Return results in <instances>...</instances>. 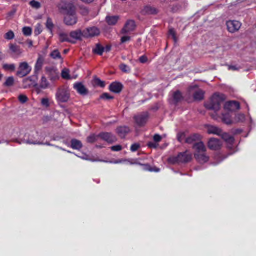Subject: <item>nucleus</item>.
I'll return each instance as SVG.
<instances>
[{
    "mask_svg": "<svg viewBox=\"0 0 256 256\" xmlns=\"http://www.w3.org/2000/svg\"><path fill=\"white\" fill-rule=\"evenodd\" d=\"M192 159V154L188 151L180 153L176 156L170 157L168 161L172 164H183L190 162Z\"/></svg>",
    "mask_w": 256,
    "mask_h": 256,
    "instance_id": "nucleus-3",
    "label": "nucleus"
},
{
    "mask_svg": "<svg viewBox=\"0 0 256 256\" xmlns=\"http://www.w3.org/2000/svg\"><path fill=\"white\" fill-rule=\"evenodd\" d=\"M28 44V46L29 47H31L33 45V42L32 40H28V42H27Z\"/></svg>",
    "mask_w": 256,
    "mask_h": 256,
    "instance_id": "nucleus-63",
    "label": "nucleus"
},
{
    "mask_svg": "<svg viewBox=\"0 0 256 256\" xmlns=\"http://www.w3.org/2000/svg\"><path fill=\"white\" fill-rule=\"evenodd\" d=\"M148 60L147 57L145 56H140L139 58V60L142 64L146 63L148 62Z\"/></svg>",
    "mask_w": 256,
    "mask_h": 256,
    "instance_id": "nucleus-57",
    "label": "nucleus"
},
{
    "mask_svg": "<svg viewBox=\"0 0 256 256\" xmlns=\"http://www.w3.org/2000/svg\"><path fill=\"white\" fill-rule=\"evenodd\" d=\"M60 8L64 11V22L67 26H74L78 22L76 8L73 4L62 6Z\"/></svg>",
    "mask_w": 256,
    "mask_h": 256,
    "instance_id": "nucleus-1",
    "label": "nucleus"
},
{
    "mask_svg": "<svg viewBox=\"0 0 256 256\" xmlns=\"http://www.w3.org/2000/svg\"><path fill=\"white\" fill-rule=\"evenodd\" d=\"M122 88L123 85L120 82H116L112 83L109 86L110 90L115 94L120 93Z\"/></svg>",
    "mask_w": 256,
    "mask_h": 256,
    "instance_id": "nucleus-19",
    "label": "nucleus"
},
{
    "mask_svg": "<svg viewBox=\"0 0 256 256\" xmlns=\"http://www.w3.org/2000/svg\"><path fill=\"white\" fill-rule=\"evenodd\" d=\"M136 164H138V163H135ZM138 164L141 165V164ZM142 166H143V169L145 170L151 172H159L160 171V170L157 168H151L150 166L147 164H142Z\"/></svg>",
    "mask_w": 256,
    "mask_h": 256,
    "instance_id": "nucleus-33",
    "label": "nucleus"
},
{
    "mask_svg": "<svg viewBox=\"0 0 256 256\" xmlns=\"http://www.w3.org/2000/svg\"><path fill=\"white\" fill-rule=\"evenodd\" d=\"M30 5L33 8H35L36 9H38L40 8V4L36 0H32L30 2Z\"/></svg>",
    "mask_w": 256,
    "mask_h": 256,
    "instance_id": "nucleus-45",
    "label": "nucleus"
},
{
    "mask_svg": "<svg viewBox=\"0 0 256 256\" xmlns=\"http://www.w3.org/2000/svg\"><path fill=\"white\" fill-rule=\"evenodd\" d=\"M18 100L21 103L24 104L28 101V98L26 96L22 94L18 96Z\"/></svg>",
    "mask_w": 256,
    "mask_h": 256,
    "instance_id": "nucleus-51",
    "label": "nucleus"
},
{
    "mask_svg": "<svg viewBox=\"0 0 256 256\" xmlns=\"http://www.w3.org/2000/svg\"><path fill=\"white\" fill-rule=\"evenodd\" d=\"M3 68L8 72H14L16 70V65L14 64H4Z\"/></svg>",
    "mask_w": 256,
    "mask_h": 256,
    "instance_id": "nucleus-39",
    "label": "nucleus"
},
{
    "mask_svg": "<svg viewBox=\"0 0 256 256\" xmlns=\"http://www.w3.org/2000/svg\"><path fill=\"white\" fill-rule=\"evenodd\" d=\"M41 103L43 106L46 108H48L50 106L49 100L47 98H42V100Z\"/></svg>",
    "mask_w": 256,
    "mask_h": 256,
    "instance_id": "nucleus-52",
    "label": "nucleus"
},
{
    "mask_svg": "<svg viewBox=\"0 0 256 256\" xmlns=\"http://www.w3.org/2000/svg\"><path fill=\"white\" fill-rule=\"evenodd\" d=\"M14 141L16 142H18V143H19L20 144H21L22 143H26V144H28L46 145V146H54V147H56V148H59V149L62 150H64V149L62 148H60V147H59L58 146L52 144H50V142H46V143H44V142H38V141H34V140H30V139H28V140H22V142H19L17 140H16Z\"/></svg>",
    "mask_w": 256,
    "mask_h": 256,
    "instance_id": "nucleus-11",
    "label": "nucleus"
},
{
    "mask_svg": "<svg viewBox=\"0 0 256 256\" xmlns=\"http://www.w3.org/2000/svg\"><path fill=\"white\" fill-rule=\"evenodd\" d=\"M14 37V32L12 30L8 32L4 36V38L7 40H12Z\"/></svg>",
    "mask_w": 256,
    "mask_h": 256,
    "instance_id": "nucleus-44",
    "label": "nucleus"
},
{
    "mask_svg": "<svg viewBox=\"0 0 256 256\" xmlns=\"http://www.w3.org/2000/svg\"><path fill=\"white\" fill-rule=\"evenodd\" d=\"M10 50L12 53L14 54L17 57L19 56L22 54V51L20 48L16 44H10Z\"/></svg>",
    "mask_w": 256,
    "mask_h": 256,
    "instance_id": "nucleus-26",
    "label": "nucleus"
},
{
    "mask_svg": "<svg viewBox=\"0 0 256 256\" xmlns=\"http://www.w3.org/2000/svg\"><path fill=\"white\" fill-rule=\"evenodd\" d=\"M242 132V130H240V129H236V130H234L232 132L234 134H240Z\"/></svg>",
    "mask_w": 256,
    "mask_h": 256,
    "instance_id": "nucleus-60",
    "label": "nucleus"
},
{
    "mask_svg": "<svg viewBox=\"0 0 256 256\" xmlns=\"http://www.w3.org/2000/svg\"><path fill=\"white\" fill-rule=\"evenodd\" d=\"M73 0H61L62 3L63 4L62 6H64L66 4H72V1Z\"/></svg>",
    "mask_w": 256,
    "mask_h": 256,
    "instance_id": "nucleus-59",
    "label": "nucleus"
},
{
    "mask_svg": "<svg viewBox=\"0 0 256 256\" xmlns=\"http://www.w3.org/2000/svg\"><path fill=\"white\" fill-rule=\"evenodd\" d=\"M42 30L40 28V25H39L38 27H37L34 31V33L36 35H38L42 32Z\"/></svg>",
    "mask_w": 256,
    "mask_h": 256,
    "instance_id": "nucleus-58",
    "label": "nucleus"
},
{
    "mask_svg": "<svg viewBox=\"0 0 256 256\" xmlns=\"http://www.w3.org/2000/svg\"><path fill=\"white\" fill-rule=\"evenodd\" d=\"M224 108L230 111H234L240 108V104L236 101L228 102L224 104Z\"/></svg>",
    "mask_w": 256,
    "mask_h": 256,
    "instance_id": "nucleus-17",
    "label": "nucleus"
},
{
    "mask_svg": "<svg viewBox=\"0 0 256 256\" xmlns=\"http://www.w3.org/2000/svg\"><path fill=\"white\" fill-rule=\"evenodd\" d=\"M22 32L24 36H30L32 34V30L30 27H24L22 29Z\"/></svg>",
    "mask_w": 256,
    "mask_h": 256,
    "instance_id": "nucleus-43",
    "label": "nucleus"
},
{
    "mask_svg": "<svg viewBox=\"0 0 256 256\" xmlns=\"http://www.w3.org/2000/svg\"><path fill=\"white\" fill-rule=\"evenodd\" d=\"M110 148L114 152H119L122 150V147L120 145H116L112 146Z\"/></svg>",
    "mask_w": 256,
    "mask_h": 256,
    "instance_id": "nucleus-54",
    "label": "nucleus"
},
{
    "mask_svg": "<svg viewBox=\"0 0 256 256\" xmlns=\"http://www.w3.org/2000/svg\"><path fill=\"white\" fill-rule=\"evenodd\" d=\"M184 98L182 92L177 90L171 93V97L170 98V102L172 104H176L180 102Z\"/></svg>",
    "mask_w": 256,
    "mask_h": 256,
    "instance_id": "nucleus-12",
    "label": "nucleus"
},
{
    "mask_svg": "<svg viewBox=\"0 0 256 256\" xmlns=\"http://www.w3.org/2000/svg\"><path fill=\"white\" fill-rule=\"evenodd\" d=\"M168 34L170 36H172V39L174 40V42H176V33H175L174 29H173V28L170 29L169 31H168Z\"/></svg>",
    "mask_w": 256,
    "mask_h": 256,
    "instance_id": "nucleus-50",
    "label": "nucleus"
},
{
    "mask_svg": "<svg viewBox=\"0 0 256 256\" xmlns=\"http://www.w3.org/2000/svg\"><path fill=\"white\" fill-rule=\"evenodd\" d=\"M120 38V42L121 44H124L126 42H129L131 40V37L128 34H124Z\"/></svg>",
    "mask_w": 256,
    "mask_h": 256,
    "instance_id": "nucleus-46",
    "label": "nucleus"
},
{
    "mask_svg": "<svg viewBox=\"0 0 256 256\" xmlns=\"http://www.w3.org/2000/svg\"><path fill=\"white\" fill-rule=\"evenodd\" d=\"M94 52L100 56H102L104 52V48L100 44H97L96 47L93 50Z\"/></svg>",
    "mask_w": 256,
    "mask_h": 256,
    "instance_id": "nucleus-34",
    "label": "nucleus"
},
{
    "mask_svg": "<svg viewBox=\"0 0 256 256\" xmlns=\"http://www.w3.org/2000/svg\"><path fill=\"white\" fill-rule=\"evenodd\" d=\"M70 92L67 88L62 87L58 90L56 94V98L58 101L62 102H67L70 98Z\"/></svg>",
    "mask_w": 256,
    "mask_h": 256,
    "instance_id": "nucleus-4",
    "label": "nucleus"
},
{
    "mask_svg": "<svg viewBox=\"0 0 256 256\" xmlns=\"http://www.w3.org/2000/svg\"><path fill=\"white\" fill-rule=\"evenodd\" d=\"M200 136L197 134H193L190 136L186 139V143L188 144H192L196 142L200 139Z\"/></svg>",
    "mask_w": 256,
    "mask_h": 256,
    "instance_id": "nucleus-29",
    "label": "nucleus"
},
{
    "mask_svg": "<svg viewBox=\"0 0 256 256\" xmlns=\"http://www.w3.org/2000/svg\"><path fill=\"white\" fill-rule=\"evenodd\" d=\"M193 148L195 150L194 154H200V153L206 152V147L202 142L194 143Z\"/></svg>",
    "mask_w": 256,
    "mask_h": 256,
    "instance_id": "nucleus-20",
    "label": "nucleus"
},
{
    "mask_svg": "<svg viewBox=\"0 0 256 256\" xmlns=\"http://www.w3.org/2000/svg\"><path fill=\"white\" fill-rule=\"evenodd\" d=\"M46 74L52 81H55L60 78V72L54 66H48L45 68Z\"/></svg>",
    "mask_w": 256,
    "mask_h": 256,
    "instance_id": "nucleus-6",
    "label": "nucleus"
},
{
    "mask_svg": "<svg viewBox=\"0 0 256 256\" xmlns=\"http://www.w3.org/2000/svg\"><path fill=\"white\" fill-rule=\"evenodd\" d=\"M148 118V114L147 112H143L134 116L136 124L140 126H144L147 122Z\"/></svg>",
    "mask_w": 256,
    "mask_h": 256,
    "instance_id": "nucleus-10",
    "label": "nucleus"
},
{
    "mask_svg": "<svg viewBox=\"0 0 256 256\" xmlns=\"http://www.w3.org/2000/svg\"><path fill=\"white\" fill-rule=\"evenodd\" d=\"M162 140V138L160 134H156L154 136V140L156 142H159Z\"/></svg>",
    "mask_w": 256,
    "mask_h": 256,
    "instance_id": "nucleus-55",
    "label": "nucleus"
},
{
    "mask_svg": "<svg viewBox=\"0 0 256 256\" xmlns=\"http://www.w3.org/2000/svg\"><path fill=\"white\" fill-rule=\"evenodd\" d=\"M50 56L54 60H62L61 54L57 50L52 51L50 54Z\"/></svg>",
    "mask_w": 256,
    "mask_h": 256,
    "instance_id": "nucleus-36",
    "label": "nucleus"
},
{
    "mask_svg": "<svg viewBox=\"0 0 256 256\" xmlns=\"http://www.w3.org/2000/svg\"><path fill=\"white\" fill-rule=\"evenodd\" d=\"M104 51H106V52H108L110 51V50L111 49V46H107L105 48L104 47Z\"/></svg>",
    "mask_w": 256,
    "mask_h": 256,
    "instance_id": "nucleus-62",
    "label": "nucleus"
},
{
    "mask_svg": "<svg viewBox=\"0 0 256 256\" xmlns=\"http://www.w3.org/2000/svg\"><path fill=\"white\" fill-rule=\"evenodd\" d=\"M142 12L146 15H156L159 12V10L154 6L148 5L144 7Z\"/></svg>",
    "mask_w": 256,
    "mask_h": 256,
    "instance_id": "nucleus-16",
    "label": "nucleus"
},
{
    "mask_svg": "<svg viewBox=\"0 0 256 256\" xmlns=\"http://www.w3.org/2000/svg\"><path fill=\"white\" fill-rule=\"evenodd\" d=\"M44 58L42 56L40 55L38 56V58L36 62V64L34 66V74L36 76L38 75L42 69V68L44 64Z\"/></svg>",
    "mask_w": 256,
    "mask_h": 256,
    "instance_id": "nucleus-18",
    "label": "nucleus"
},
{
    "mask_svg": "<svg viewBox=\"0 0 256 256\" xmlns=\"http://www.w3.org/2000/svg\"><path fill=\"white\" fill-rule=\"evenodd\" d=\"M100 138L99 134L98 135H96V134H91L87 138V142L88 143H94L98 141V139Z\"/></svg>",
    "mask_w": 256,
    "mask_h": 256,
    "instance_id": "nucleus-37",
    "label": "nucleus"
},
{
    "mask_svg": "<svg viewBox=\"0 0 256 256\" xmlns=\"http://www.w3.org/2000/svg\"><path fill=\"white\" fill-rule=\"evenodd\" d=\"M229 69L232 70H238V68H236V66H230L229 67Z\"/></svg>",
    "mask_w": 256,
    "mask_h": 256,
    "instance_id": "nucleus-64",
    "label": "nucleus"
},
{
    "mask_svg": "<svg viewBox=\"0 0 256 256\" xmlns=\"http://www.w3.org/2000/svg\"><path fill=\"white\" fill-rule=\"evenodd\" d=\"M120 69L124 73H130L131 68L130 66L124 64H122L119 66Z\"/></svg>",
    "mask_w": 256,
    "mask_h": 256,
    "instance_id": "nucleus-40",
    "label": "nucleus"
},
{
    "mask_svg": "<svg viewBox=\"0 0 256 256\" xmlns=\"http://www.w3.org/2000/svg\"><path fill=\"white\" fill-rule=\"evenodd\" d=\"M14 78L12 76L8 78L6 82L4 83V86H12L14 84Z\"/></svg>",
    "mask_w": 256,
    "mask_h": 256,
    "instance_id": "nucleus-42",
    "label": "nucleus"
},
{
    "mask_svg": "<svg viewBox=\"0 0 256 256\" xmlns=\"http://www.w3.org/2000/svg\"><path fill=\"white\" fill-rule=\"evenodd\" d=\"M93 84L94 86H98L100 88H104L106 86L104 82L97 78H94Z\"/></svg>",
    "mask_w": 256,
    "mask_h": 256,
    "instance_id": "nucleus-38",
    "label": "nucleus"
},
{
    "mask_svg": "<svg viewBox=\"0 0 256 256\" xmlns=\"http://www.w3.org/2000/svg\"><path fill=\"white\" fill-rule=\"evenodd\" d=\"M222 142L216 138H212L208 142V146L211 150H219L222 146Z\"/></svg>",
    "mask_w": 256,
    "mask_h": 256,
    "instance_id": "nucleus-15",
    "label": "nucleus"
},
{
    "mask_svg": "<svg viewBox=\"0 0 256 256\" xmlns=\"http://www.w3.org/2000/svg\"><path fill=\"white\" fill-rule=\"evenodd\" d=\"M116 133L122 138H124L130 132V130L126 126H119L116 128Z\"/></svg>",
    "mask_w": 256,
    "mask_h": 256,
    "instance_id": "nucleus-23",
    "label": "nucleus"
},
{
    "mask_svg": "<svg viewBox=\"0 0 256 256\" xmlns=\"http://www.w3.org/2000/svg\"><path fill=\"white\" fill-rule=\"evenodd\" d=\"M70 36L76 40H80L82 37L83 36V32H82L80 30L72 31L70 33Z\"/></svg>",
    "mask_w": 256,
    "mask_h": 256,
    "instance_id": "nucleus-27",
    "label": "nucleus"
},
{
    "mask_svg": "<svg viewBox=\"0 0 256 256\" xmlns=\"http://www.w3.org/2000/svg\"><path fill=\"white\" fill-rule=\"evenodd\" d=\"M238 116V119L241 121L244 120L245 118V116L244 114H240Z\"/></svg>",
    "mask_w": 256,
    "mask_h": 256,
    "instance_id": "nucleus-61",
    "label": "nucleus"
},
{
    "mask_svg": "<svg viewBox=\"0 0 256 256\" xmlns=\"http://www.w3.org/2000/svg\"><path fill=\"white\" fill-rule=\"evenodd\" d=\"M222 121L227 124H232V120L228 115L226 114L222 116Z\"/></svg>",
    "mask_w": 256,
    "mask_h": 256,
    "instance_id": "nucleus-47",
    "label": "nucleus"
},
{
    "mask_svg": "<svg viewBox=\"0 0 256 256\" xmlns=\"http://www.w3.org/2000/svg\"><path fill=\"white\" fill-rule=\"evenodd\" d=\"M194 158L200 164H204L208 162L209 157L206 156V152L200 153V154H194Z\"/></svg>",
    "mask_w": 256,
    "mask_h": 256,
    "instance_id": "nucleus-22",
    "label": "nucleus"
},
{
    "mask_svg": "<svg viewBox=\"0 0 256 256\" xmlns=\"http://www.w3.org/2000/svg\"><path fill=\"white\" fill-rule=\"evenodd\" d=\"M106 21L108 24L110 26L115 25L118 20H119V16H108L106 18Z\"/></svg>",
    "mask_w": 256,
    "mask_h": 256,
    "instance_id": "nucleus-30",
    "label": "nucleus"
},
{
    "mask_svg": "<svg viewBox=\"0 0 256 256\" xmlns=\"http://www.w3.org/2000/svg\"><path fill=\"white\" fill-rule=\"evenodd\" d=\"M148 146L150 148H156L158 146V144H156L154 142H148Z\"/></svg>",
    "mask_w": 256,
    "mask_h": 256,
    "instance_id": "nucleus-56",
    "label": "nucleus"
},
{
    "mask_svg": "<svg viewBox=\"0 0 256 256\" xmlns=\"http://www.w3.org/2000/svg\"><path fill=\"white\" fill-rule=\"evenodd\" d=\"M140 148V145L138 144H134L130 147V150L132 152H135Z\"/></svg>",
    "mask_w": 256,
    "mask_h": 256,
    "instance_id": "nucleus-53",
    "label": "nucleus"
},
{
    "mask_svg": "<svg viewBox=\"0 0 256 256\" xmlns=\"http://www.w3.org/2000/svg\"><path fill=\"white\" fill-rule=\"evenodd\" d=\"M82 147V142L76 139H72L71 140V148L74 150H80Z\"/></svg>",
    "mask_w": 256,
    "mask_h": 256,
    "instance_id": "nucleus-28",
    "label": "nucleus"
},
{
    "mask_svg": "<svg viewBox=\"0 0 256 256\" xmlns=\"http://www.w3.org/2000/svg\"><path fill=\"white\" fill-rule=\"evenodd\" d=\"M136 28V23L134 20H128L125 24L124 28L120 31L122 34H128L134 30Z\"/></svg>",
    "mask_w": 256,
    "mask_h": 256,
    "instance_id": "nucleus-7",
    "label": "nucleus"
},
{
    "mask_svg": "<svg viewBox=\"0 0 256 256\" xmlns=\"http://www.w3.org/2000/svg\"><path fill=\"white\" fill-rule=\"evenodd\" d=\"M59 38L60 40L62 42H66L72 44L74 43V42L71 40L68 35L64 32H61L59 34Z\"/></svg>",
    "mask_w": 256,
    "mask_h": 256,
    "instance_id": "nucleus-31",
    "label": "nucleus"
},
{
    "mask_svg": "<svg viewBox=\"0 0 256 256\" xmlns=\"http://www.w3.org/2000/svg\"><path fill=\"white\" fill-rule=\"evenodd\" d=\"M100 34V30L96 26L89 27L83 30V36L86 38L96 36Z\"/></svg>",
    "mask_w": 256,
    "mask_h": 256,
    "instance_id": "nucleus-8",
    "label": "nucleus"
},
{
    "mask_svg": "<svg viewBox=\"0 0 256 256\" xmlns=\"http://www.w3.org/2000/svg\"><path fill=\"white\" fill-rule=\"evenodd\" d=\"M74 88L81 95H86L88 90L85 86L80 82H78L74 84Z\"/></svg>",
    "mask_w": 256,
    "mask_h": 256,
    "instance_id": "nucleus-24",
    "label": "nucleus"
},
{
    "mask_svg": "<svg viewBox=\"0 0 256 256\" xmlns=\"http://www.w3.org/2000/svg\"><path fill=\"white\" fill-rule=\"evenodd\" d=\"M186 138L184 133H179L178 134V140L180 142H182L184 140L186 142Z\"/></svg>",
    "mask_w": 256,
    "mask_h": 256,
    "instance_id": "nucleus-48",
    "label": "nucleus"
},
{
    "mask_svg": "<svg viewBox=\"0 0 256 256\" xmlns=\"http://www.w3.org/2000/svg\"><path fill=\"white\" fill-rule=\"evenodd\" d=\"M241 26V24L236 20H230L226 22L228 30L231 33L238 31Z\"/></svg>",
    "mask_w": 256,
    "mask_h": 256,
    "instance_id": "nucleus-13",
    "label": "nucleus"
},
{
    "mask_svg": "<svg viewBox=\"0 0 256 256\" xmlns=\"http://www.w3.org/2000/svg\"><path fill=\"white\" fill-rule=\"evenodd\" d=\"M207 132L208 134L220 136L222 134V130L215 126H207Z\"/></svg>",
    "mask_w": 256,
    "mask_h": 256,
    "instance_id": "nucleus-25",
    "label": "nucleus"
},
{
    "mask_svg": "<svg viewBox=\"0 0 256 256\" xmlns=\"http://www.w3.org/2000/svg\"><path fill=\"white\" fill-rule=\"evenodd\" d=\"M222 138L229 145L228 148H231L233 145L234 141V139L233 136H230L226 132H222V134L220 135Z\"/></svg>",
    "mask_w": 256,
    "mask_h": 256,
    "instance_id": "nucleus-21",
    "label": "nucleus"
},
{
    "mask_svg": "<svg viewBox=\"0 0 256 256\" xmlns=\"http://www.w3.org/2000/svg\"><path fill=\"white\" fill-rule=\"evenodd\" d=\"M32 70V68L28 65V62H21L20 64L18 70L16 72V75L20 78L24 77L30 74Z\"/></svg>",
    "mask_w": 256,
    "mask_h": 256,
    "instance_id": "nucleus-5",
    "label": "nucleus"
},
{
    "mask_svg": "<svg viewBox=\"0 0 256 256\" xmlns=\"http://www.w3.org/2000/svg\"><path fill=\"white\" fill-rule=\"evenodd\" d=\"M99 136L100 138L109 144H112L117 140L116 138L112 133L102 132Z\"/></svg>",
    "mask_w": 256,
    "mask_h": 256,
    "instance_id": "nucleus-14",
    "label": "nucleus"
},
{
    "mask_svg": "<svg viewBox=\"0 0 256 256\" xmlns=\"http://www.w3.org/2000/svg\"><path fill=\"white\" fill-rule=\"evenodd\" d=\"M100 98L104 100H110L113 99L114 97L108 93H104L100 96Z\"/></svg>",
    "mask_w": 256,
    "mask_h": 256,
    "instance_id": "nucleus-49",
    "label": "nucleus"
},
{
    "mask_svg": "<svg viewBox=\"0 0 256 256\" xmlns=\"http://www.w3.org/2000/svg\"><path fill=\"white\" fill-rule=\"evenodd\" d=\"M196 89L193 94V97L196 100H202L204 99V92L200 89H198L196 86H190L189 88V92L191 93L194 90Z\"/></svg>",
    "mask_w": 256,
    "mask_h": 256,
    "instance_id": "nucleus-9",
    "label": "nucleus"
},
{
    "mask_svg": "<svg viewBox=\"0 0 256 256\" xmlns=\"http://www.w3.org/2000/svg\"><path fill=\"white\" fill-rule=\"evenodd\" d=\"M46 27L48 30L52 34V30L54 28V24H53L52 18H47L46 22Z\"/></svg>",
    "mask_w": 256,
    "mask_h": 256,
    "instance_id": "nucleus-35",
    "label": "nucleus"
},
{
    "mask_svg": "<svg viewBox=\"0 0 256 256\" xmlns=\"http://www.w3.org/2000/svg\"><path fill=\"white\" fill-rule=\"evenodd\" d=\"M49 82L45 76H42L40 82V87L42 89H46L49 86Z\"/></svg>",
    "mask_w": 256,
    "mask_h": 256,
    "instance_id": "nucleus-32",
    "label": "nucleus"
},
{
    "mask_svg": "<svg viewBox=\"0 0 256 256\" xmlns=\"http://www.w3.org/2000/svg\"><path fill=\"white\" fill-rule=\"evenodd\" d=\"M62 77L65 80H70V70L67 68L64 69L62 72Z\"/></svg>",
    "mask_w": 256,
    "mask_h": 256,
    "instance_id": "nucleus-41",
    "label": "nucleus"
},
{
    "mask_svg": "<svg viewBox=\"0 0 256 256\" xmlns=\"http://www.w3.org/2000/svg\"><path fill=\"white\" fill-rule=\"evenodd\" d=\"M224 99V94H215L212 97L210 102L205 104V106L208 110L218 112L220 110Z\"/></svg>",
    "mask_w": 256,
    "mask_h": 256,
    "instance_id": "nucleus-2",
    "label": "nucleus"
}]
</instances>
